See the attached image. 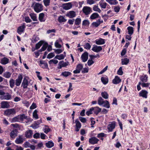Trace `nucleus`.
I'll return each instance as SVG.
<instances>
[{"mask_svg": "<svg viewBox=\"0 0 150 150\" xmlns=\"http://www.w3.org/2000/svg\"><path fill=\"white\" fill-rule=\"evenodd\" d=\"M108 66H106L104 68L102 69L98 74H103L105 71H106L108 69Z\"/></svg>", "mask_w": 150, "mask_h": 150, "instance_id": "obj_59", "label": "nucleus"}, {"mask_svg": "<svg viewBox=\"0 0 150 150\" xmlns=\"http://www.w3.org/2000/svg\"><path fill=\"white\" fill-rule=\"evenodd\" d=\"M33 132L32 130H29L27 131L25 134V137L27 138H30L32 137Z\"/></svg>", "mask_w": 150, "mask_h": 150, "instance_id": "obj_17", "label": "nucleus"}, {"mask_svg": "<svg viewBox=\"0 0 150 150\" xmlns=\"http://www.w3.org/2000/svg\"><path fill=\"white\" fill-rule=\"evenodd\" d=\"M101 23V21L100 19H98L96 22H94L92 23L93 26H95V27H98Z\"/></svg>", "mask_w": 150, "mask_h": 150, "instance_id": "obj_35", "label": "nucleus"}, {"mask_svg": "<svg viewBox=\"0 0 150 150\" xmlns=\"http://www.w3.org/2000/svg\"><path fill=\"white\" fill-rule=\"evenodd\" d=\"M76 16V14L75 12L73 11H69L66 14V16L69 17L70 18H74Z\"/></svg>", "mask_w": 150, "mask_h": 150, "instance_id": "obj_12", "label": "nucleus"}, {"mask_svg": "<svg viewBox=\"0 0 150 150\" xmlns=\"http://www.w3.org/2000/svg\"><path fill=\"white\" fill-rule=\"evenodd\" d=\"M17 129H14L12 130L10 133V137L12 139H14L17 136Z\"/></svg>", "mask_w": 150, "mask_h": 150, "instance_id": "obj_8", "label": "nucleus"}, {"mask_svg": "<svg viewBox=\"0 0 150 150\" xmlns=\"http://www.w3.org/2000/svg\"><path fill=\"white\" fill-rule=\"evenodd\" d=\"M79 119L80 121L83 123H85L86 121V120L85 118L81 117H79Z\"/></svg>", "mask_w": 150, "mask_h": 150, "instance_id": "obj_61", "label": "nucleus"}, {"mask_svg": "<svg viewBox=\"0 0 150 150\" xmlns=\"http://www.w3.org/2000/svg\"><path fill=\"white\" fill-rule=\"evenodd\" d=\"M99 141L98 139L95 137H92L89 139V142L91 144H97Z\"/></svg>", "mask_w": 150, "mask_h": 150, "instance_id": "obj_4", "label": "nucleus"}, {"mask_svg": "<svg viewBox=\"0 0 150 150\" xmlns=\"http://www.w3.org/2000/svg\"><path fill=\"white\" fill-rule=\"evenodd\" d=\"M106 1L111 5H116L118 3L116 0H106Z\"/></svg>", "mask_w": 150, "mask_h": 150, "instance_id": "obj_32", "label": "nucleus"}, {"mask_svg": "<svg viewBox=\"0 0 150 150\" xmlns=\"http://www.w3.org/2000/svg\"><path fill=\"white\" fill-rule=\"evenodd\" d=\"M43 2L45 6H47L50 5V0H43Z\"/></svg>", "mask_w": 150, "mask_h": 150, "instance_id": "obj_50", "label": "nucleus"}, {"mask_svg": "<svg viewBox=\"0 0 150 150\" xmlns=\"http://www.w3.org/2000/svg\"><path fill=\"white\" fill-rule=\"evenodd\" d=\"M121 79L117 76H115V78L112 80L113 83L114 84H117L120 83Z\"/></svg>", "mask_w": 150, "mask_h": 150, "instance_id": "obj_19", "label": "nucleus"}, {"mask_svg": "<svg viewBox=\"0 0 150 150\" xmlns=\"http://www.w3.org/2000/svg\"><path fill=\"white\" fill-rule=\"evenodd\" d=\"M148 92L144 90H142L139 93V96L140 97H142L145 98H146L147 97V95Z\"/></svg>", "mask_w": 150, "mask_h": 150, "instance_id": "obj_9", "label": "nucleus"}, {"mask_svg": "<svg viewBox=\"0 0 150 150\" xmlns=\"http://www.w3.org/2000/svg\"><path fill=\"white\" fill-rule=\"evenodd\" d=\"M30 16L31 18L33 21H37L36 15L35 14L33 13H31L30 14Z\"/></svg>", "mask_w": 150, "mask_h": 150, "instance_id": "obj_39", "label": "nucleus"}, {"mask_svg": "<svg viewBox=\"0 0 150 150\" xmlns=\"http://www.w3.org/2000/svg\"><path fill=\"white\" fill-rule=\"evenodd\" d=\"M37 108V106L35 103H33L30 106V109L32 110L34 109Z\"/></svg>", "mask_w": 150, "mask_h": 150, "instance_id": "obj_62", "label": "nucleus"}, {"mask_svg": "<svg viewBox=\"0 0 150 150\" xmlns=\"http://www.w3.org/2000/svg\"><path fill=\"white\" fill-rule=\"evenodd\" d=\"M25 23H23L21 26L18 28L17 31L19 34H21L23 32L25 28Z\"/></svg>", "mask_w": 150, "mask_h": 150, "instance_id": "obj_5", "label": "nucleus"}, {"mask_svg": "<svg viewBox=\"0 0 150 150\" xmlns=\"http://www.w3.org/2000/svg\"><path fill=\"white\" fill-rule=\"evenodd\" d=\"M115 122L109 124L108 126V129L109 131L111 132L115 128Z\"/></svg>", "mask_w": 150, "mask_h": 150, "instance_id": "obj_18", "label": "nucleus"}, {"mask_svg": "<svg viewBox=\"0 0 150 150\" xmlns=\"http://www.w3.org/2000/svg\"><path fill=\"white\" fill-rule=\"evenodd\" d=\"M94 63V62L92 60V59H89L88 61V65L89 66H90Z\"/></svg>", "mask_w": 150, "mask_h": 150, "instance_id": "obj_63", "label": "nucleus"}, {"mask_svg": "<svg viewBox=\"0 0 150 150\" xmlns=\"http://www.w3.org/2000/svg\"><path fill=\"white\" fill-rule=\"evenodd\" d=\"M16 110L14 108L10 109V115H14L16 113Z\"/></svg>", "mask_w": 150, "mask_h": 150, "instance_id": "obj_52", "label": "nucleus"}, {"mask_svg": "<svg viewBox=\"0 0 150 150\" xmlns=\"http://www.w3.org/2000/svg\"><path fill=\"white\" fill-rule=\"evenodd\" d=\"M38 111L37 110H35L33 112V117L36 119H38V117L37 114Z\"/></svg>", "mask_w": 150, "mask_h": 150, "instance_id": "obj_43", "label": "nucleus"}, {"mask_svg": "<svg viewBox=\"0 0 150 150\" xmlns=\"http://www.w3.org/2000/svg\"><path fill=\"white\" fill-rule=\"evenodd\" d=\"M19 116H17L13 118L11 121V122H17L19 121Z\"/></svg>", "mask_w": 150, "mask_h": 150, "instance_id": "obj_44", "label": "nucleus"}, {"mask_svg": "<svg viewBox=\"0 0 150 150\" xmlns=\"http://www.w3.org/2000/svg\"><path fill=\"white\" fill-rule=\"evenodd\" d=\"M58 21L59 22L62 23L65 22L66 20L65 19L64 16H60L58 18Z\"/></svg>", "mask_w": 150, "mask_h": 150, "instance_id": "obj_31", "label": "nucleus"}, {"mask_svg": "<svg viewBox=\"0 0 150 150\" xmlns=\"http://www.w3.org/2000/svg\"><path fill=\"white\" fill-rule=\"evenodd\" d=\"M102 97L105 99H107L108 97V95L106 92H102L101 93Z\"/></svg>", "mask_w": 150, "mask_h": 150, "instance_id": "obj_34", "label": "nucleus"}, {"mask_svg": "<svg viewBox=\"0 0 150 150\" xmlns=\"http://www.w3.org/2000/svg\"><path fill=\"white\" fill-rule=\"evenodd\" d=\"M72 4L71 2L65 3L62 4L63 9L65 10H68L72 7Z\"/></svg>", "mask_w": 150, "mask_h": 150, "instance_id": "obj_3", "label": "nucleus"}, {"mask_svg": "<svg viewBox=\"0 0 150 150\" xmlns=\"http://www.w3.org/2000/svg\"><path fill=\"white\" fill-rule=\"evenodd\" d=\"M105 103V101L104 100L101 98L100 97L98 98V103L100 105H101Z\"/></svg>", "mask_w": 150, "mask_h": 150, "instance_id": "obj_36", "label": "nucleus"}, {"mask_svg": "<svg viewBox=\"0 0 150 150\" xmlns=\"http://www.w3.org/2000/svg\"><path fill=\"white\" fill-rule=\"evenodd\" d=\"M19 119L20 120L23 121L24 119H27V116H26L24 114H23L20 115Z\"/></svg>", "mask_w": 150, "mask_h": 150, "instance_id": "obj_42", "label": "nucleus"}, {"mask_svg": "<svg viewBox=\"0 0 150 150\" xmlns=\"http://www.w3.org/2000/svg\"><path fill=\"white\" fill-rule=\"evenodd\" d=\"M83 68V65L82 64H79L77 65L76 66V69L79 70L80 71Z\"/></svg>", "mask_w": 150, "mask_h": 150, "instance_id": "obj_53", "label": "nucleus"}, {"mask_svg": "<svg viewBox=\"0 0 150 150\" xmlns=\"http://www.w3.org/2000/svg\"><path fill=\"white\" fill-rule=\"evenodd\" d=\"M129 59L127 58L122 59V65H127L129 63Z\"/></svg>", "mask_w": 150, "mask_h": 150, "instance_id": "obj_25", "label": "nucleus"}, {"mask_svg": "<svg viewBox=\"0 0 150 150\" xmlns=\"http://www.w3.org/2000/svg\"><path fill=\"white\" fill-rule=\"evenodd\" d=\"M108 66H106L104 68L102 69L98 74H103L105 71H106L108 69Z\"/></svg>", "mask_w": 150, "mask_h": 150, "instance_id": "obj_60", "label": "nucleus"}, {"mask_svg": "<svg viewBox=\"0 0 150 150\" xmlns=\"http://www.w3.org/2000/svg\"><path fill=\"white\" fill-rule=\"evenodd\" d=\"M54 56V54L53 53H49L47 57V58L48 59L52 58Z\"/></svg>", "mask_w": 150, "mask_h": 150, "instance_id": "obj_57", "label": "nucleus"}, {"mask_svg": "<svg viewBox=\"0 0 150 150\" xmlns=\"http://www.w3.org/2000/svg\"><path fill=\"white\" fill-rule=\"evenodd\" d=\"M99 15L97 13H93L90 16V18L91 19H94L99 17Z\"/></svg>", "mask_w": 150, "mask_h": 150, "instance_id": "obj_30", "label": "nucleus"}, {"mask_svg": "<svg viewBox=\"0 0 150 150\" xmlns=\"http://www.w3.org/2000/svg\"><path fill=\"white\" fill-rule=\"evenodd\" d=\"M140 80L143 82H146L148 80V77L146 75H144L140 76Z\"/></svg>", "mask_w": 150, "mask_h": 150, "instance_id": "obj_21", "label": "nucleus"}, {"mask_svg": "<svg viewBox=\"0 0 150 150\" xmlns=\"http://www.w3.org/2000/svg\"><path fill=\"white\" fill-rule=\"evenodd\" d=\"M1 98L2 99L8 100L9 99V94L8 93H6L4 96H1Z\"/></svg>", "mask_w": 150, "mask_h": 150, "instance_id": "obj_38", "label": "nucleus"}, {"mask_svg": "<svg viewBox=\"0 0 150 150\" xmlns=\"http://www.w3.org/2000/svg\"><path fill=\"white\" fill-rule=\"evenodd\" d=\"M22 75L21 74H19L18 76L17 79L16 80L15 84L17 86H18L20 85L22 80L23 79Z\"/></svg>", "mask_w": 150, "mask_h": 150, "instance_id": "obj_7", "label": "nucleus"}, {"mask_svg": "<svg viewBox=\"0 0 150 150\" xmlns=\"http://www.w3.org/2000/svg\"><path fill=\"white\" fill-rule=\"evenodd\" d=\"M81 19L80 18H77L75 20V24L76 25H79L81 23Z\"/></svg>", "mask_w": 150, "mask_h": 150, "instance_id": "obj_47", "label": "nucleus"}, {"mask_svg": "<svg viewBox=\"0 0 150 150\" xmlns=\"http://www.w3.org/2000/svg\"><path fill=\"white\" fill-rule=\"evenodd\" d=\"M48 44L47 43H45L41 48L40 50L39 51V52H42V51H45L47 48V47L48 46Z\"/></svg>", "mask_w": 150, "mask_h": 150, "instance_id": "obj_33", "label": "nucleus"}, {"mask_svg": "<svg viewBox=\"0 0 150 150\" xmlns=\"http://www.w3.org/2000/svg\"><path fill=\"white\" fill-rule=\"evenodd\" d=\"M58 61L53 59L50 60L48 62L49 64H51L52 63L55 64H57L58 62Z\"/></svg>", "mask_w": 150, "mask_h": 150, "instance_id": "obj_49", "label": "nucleus"}, {"mask_svg": "<svg viewBox=\"0 0 150 150\" xmlns=\"http://www.w3.org/2000/svg\"><path fill=\"white\" fill-rule=\"evenodd\" d=\"M45 14L43 13H41L39 14V21L42 22H44L45 19L44 18Z\"/></svg>", "mask_w": 150, "mask_h": 150, "instance_id": "obj_23", "label": "nucleus"}, {"mask_svg": "<svg viewBox=\"0 0 150 150\" xmlns=\"http://www.w3.org/2000/svg\"><path fill=\"white\" fill-rule=\"evenodd\" d=\"M99 5L102 8H105L107 6V3L105 2H104L103 1H100L99 2Z\"/></svg>", "mask_w": 150, "mask_h": 150, "instance_id": "obj_37", "label": "nucleus"}, {"mask_svg": "<svg viewBox=\"0 0 150 150\" xmlns=\"http://www.w3.org/2000/svg\"><path fill=\"white\" fill-rule=\"evenodd\" d=\"M93 109L94 112L96 115H97L101 110V109L98 107L93 108Z\"/></svg>", "mask_w": 150, "mask_h": 150, "instance_id": "obj_22", "label": "nucleus"}, {"mask_svg": "<svg viewBox=\"0 0 150 150\" xmlns=\"http://www.w3.org/2000/svg\"><path fill=\"white\" fill-rule=\"evenodd\" d=\"M128 30V33L130 35H132L134 32V28L133 27L131 26H129L127 28Z\"/></svg>", "mask_w": 150, "mask_h": 150, "instance_id": "obj_27", "label": "nucleus"}, {"mask_svg": "<svg viewBox=\"0 0 150 150\" xmlns=\"http://www.w3.org/2000/svg\"><path fill=\"white\" fill-rule=\"evenodd\" d=\"M93 10L96 11H98L99 13H100L101 10L100 9L98 8V6H94L93 8Z\"/></svg>", "mask_w": 150, "mask_h": 150, "instance_id": "obj_48", "label": "nucleus"}, {"mask_svg": "<svg viewBox=\"0 0 150 150\" xmlns=\"http://www.w3.org/2000/svg\"><path fill=\"white\" fill-rule=\"evenodd\" d=\"M141 85L143 87H147L150 85V83H144V82L141 83Z\"/></svg>", "mask_w": 150, "mask_h": 150, "instance_id": "obj_51", "label": "nucleus"}, {"mask_svg": "<svg viewBox=\"0 0 150 150\" xmlns=\"http://www.w3.org/2000/svg\"><path fill=\"white\" fill-rule=\"evenodd\" d=\"M9 59L6 57L2 58L1 60V63L3 64H5L8 62Z\"/></svg>", "mask_w": 150, "mask_h": 150, "instance_id": "obj_29", "label": "nucleus"}, {"mask_svg": "<svg viewBox=\"0 0 150 150\" xmlns=\"http://www.w3.org/2000/svg\"><path fill=\"white\" fill-rule=\"evenodd\" d=\"M28 85V81L25 78H24L21 84V86L24 89L27 88Z\"/></svg>", "mask_w": 150, "mask_h": 150, "instance_id": "obj_13", "label": "nucleus"}, {"mask_svg": "<svg viewBox=\"0 0 150 150\" xmlns=\"http://www.w3.org/2000/svg\"><path fill=\"white\" fill-rule=\"evenodd\" d=\"M83 12L86 15L92 12L91 8L88 6H84L82 9Z\"/></svg>", "mask_w": 150, "mask_h": 150, "instance_id": "obj_2", "label": "nucleus"}, {"mask_svg": "<svg viewBox=\"0 0 150 150\" xmlns=\"http://www.w3.org/2000/svg\"><path fill=\"white\" fill-rule=\"evenodd\" d=\"M43 6L42 4L37 3L34 6V11L37 13H39L43 10Z\"/></svg>", "mask_w": 150, "mask_h": 150, "instance_id": "obj_1", "label": "nucleus"}, {"mask_svg": "<svg viewBox=\"0 0 150 150\" xmlns=\"http://www.w3.org/2000/svg\"><path fill=\"white\" fill-rule=\"evenodd\" d=\"M123 72L122 71V68L120 67L117 71V74L119 75H122L123 74Z\"/></svg>", "mask_w": 150, "mask_h": 150, "instance_id": "obj_54", "label": "nucleus"}, {"mask_svg": "<svg viewBox=\"0 0 150 150\" xmlns=\"http://www.w3.org/2000/svg\"><path fill=\"white\" fill-rule=\"evenodd\" d=\"M105 43L104 40L101 38L96 40V43L98 45H103Z\"/></svg>", "mask_w": 150, "mask_h": 150, "instance_id": "obj_20", "label": "nucleus"}, {"mask_svg": "<svg viewBox=\"0 0 150 150\" xmlns=\"http://www.w3.org/2000/svg\"><path fill=\"white\" fill-rule=\"evenodd\" d=\"M75 123H76L75 131L78 132L81 127V124L77 119L75 120Z\"/></svg>", "mask_w": 150, "mask_h": 150, "instance_id": "obj_14", "label": "nucleus"}, {"mask_svg": "<svg viewBox=\"0 0 150 150\" xmlns=\"http://www.w3.org/2000/svg\"><path fill=\"white\" fill-rule=\"evenodd\" d=\"M81 58L83 62H86L88 58V53L85 52L81 56Z\"/></svg>", "mask_w": 150, "mask_h": 150, "instance_id": "obj_10", "label": "nucleus"}, {"mask_svg": "<svg viewBox=\"0 0 150 150\" xmlns=\"http://www.w3.org/2000/svg\"><path fill=\"white\" fill-rule=\"evenodd\" d=\"M65 56H64L63 54H61L60 55H56L55 58L59 60H60L61 59H63L64 58V57Z\"/></svg>", "mask_w": 150, "mask_h": 150, "instance_id": "obj_40", "label": "nucleus"}, {"mask_svg": "<svg viewBox=\"0 0 150 150\" xmlns=\"http://www.w3.org/2000/svg\"><path fill=\"white\" fill-rule=\"evenodd\" d=\"M71 74V73L70 72L68 71H64L62 72V75L65 77H67L70 75Z\"/></svg>", "mask_w": 150, "mask_h": 150, "instance_id": "obj_46", "label": "nucleus"}, {"mask_svg": "<svg viewBox=\"0 0 150 150\" xmlns=\"http://www.w3.org/2000/svg\"><path fill=\"white\" fill-rule=\"evenodd\" d=\"M23 138L22 135L19 136V137L16 139L15 140V142L17 144H20L23 142Z\"/></svg>", "mask_w": 150, "mask_h": 150, "instance_id": "obj_16", "label": "nucleus"}, {"mask_svg": "<svg viewBox=\"0 0 150 150\" xmlns=\"http://www.w3.org/2000/svg\"><path fill=\"white\" fill-rule=\"evenodd\" d=\"M93 108H91L90 109V110L86 112V114L88 116H89L92 113V111L93 110Z\"/></svg>", "mask_w": 150, "mask_h": 150, "instance_id": "obj_55", "label": "nucleus"}, {"mask_svg": "<svg viewBox=\"0 0 150 150\" xmlns=\"http://www.w3.org/2000/svg\"><path fill=\"white\" fill-rule=\"evenodd\" d=\"M101 80L102 83L104 85L107 84L108 82V79L106 77H102Z\"/></svg>", "mask_w": 150, "mask_h": 150, "instance_id": "obj_24", "label": "nucleus"}, {"mask_svg": "<svg viewBox=\"0 0 150 150\" xmlns=\"http://www.w3.org/2000/svg\"><path fill=\"white\" fill-rule=\"evenodd\" d=\"M68 65V62H65L63 61H61L59 62L57 68L61 69L62 67H66Z\"/></svg>", "mask_w": 150, "mask_h": 150, "instance_id": "obj_11", "label": "nucleus"}, {"mask_svg": "<svg viewBox=\"0 0 150 150\" xmlns=\"http://www.w3.org/2000/svg\"><path fill=\"white\" fill-rule=\"evenodd\" d=\"M46 146L48 148H51L54 146V144L51 141H48L46 143Z\"/></svg>", "mask_w": 150, "mask_h": 150, "instance_id": "obj_28", "label": "nucleus"}, {"mask_svg": "<svg viewBox=\"0 0 150 150\" xmlns=\"http://www.w3.org/2000/svg\"><path fill=\"white\" fill-rule=\"evenodd\" d=\"M91 45L88 43H86L84 45V48L86 49L89 50L90 49Z\"/></svg>", "mask_w": 150, "mask_h": 150, "instance_id": "obj_58", "label": "nucleus"}, {"mask_svg": "<svg viewBox=\"0 0 150 150\" xmlns=\"http://www.w3.org/2000/svg\"><path fill=\"white\" fill-rule=\"evenodd\" d=\"M43 42L41 41H39L38 43L36 44L35 45V49H39L40 47L42 45Z\"/></svg>", "mask_w": 150, "mask_h": 150, "instance_id": "obj_41", "label": "nucleus"}, {"mask_svg": "<svg viewBox=\"0 0 150 150\" xmlns=\"http://www.w3.org/2000/svg\"><path fill=\"white\" fill-rule=\"evenodd\" d=\"M40 64H43V66L40 65L41 67L43 68H48V64L47 63L45 62V61L43 60H41L40 61Z\"/></svg>", "mask_w": 150, "mask_h": 150, "instance_id": "obj_26", "label": "nucleus"}, {"mask_svg": "<svg viewBox=\"0 0 150 150\" xmlns=\"http://www.w3.org/2000/svg\"><path fill=\"white\" fill-rule=\"evenodd\" d=\"M89 22L88 20H85L83 21L82 25H89Z\"/></svg>", "mask_w": 150, "mask_h": 150, "instance_id": "obj_56", "label": "nucleus"}, {"mask_svg": "<svg viewBox=\"0 0 150 150\" xmlns=\"http://www.w3.org/2000/svg\"><path fill=\"white\" fill-rule=\"evenodd\" d=\"M103 105V106L107 108H109L110 107L109 102L108 100H105V103Z\"/></svg>", "mask_w": 150, "mask_h": 150, "instance_id": "obj_45", "label": "nucleus"}, {"mask_svg": "<svg viewBox=\"0 0 150 150\" xmlns=\"http://www.w3.org/2000/svg\"><path fill=\"white\" fill-rule=\"evenodd\" d=\"M9 105V102L7 101H2L1 103V108H8Z\"/></svg>", "mask_w": 150, "mask_h": 150, "instance_id": "obj_15", "label": "nucleus"}, {"mask_svg": "<svg viewBox=\"0 0 150 150\" xmlns=\"http://www.w3.org/2000/svg\"><path fill=\"white\" fill-rule=\"evenodd\" d=\"M55 46L57 48H60L62 47V45L59 44L57 41H56L55 43Z\"/></svg>", "mask_w": 150, "mask_h": 150, "instance_id": "obj_64", "label": "nucleus"}, {"mask_svg": "<svg viewBox=\"0 0 150 150\" xmlns=\"http://www.w3.org/2000/svg\"><path fill=\"white\" fill-rule=\"evenodd\" d=\"M102 50V48L101 46H98L96 45H93V47L92 49V50L94 52L98 53Z\"/></svg>", "mask_w": 150, "mask_h": 150, "instance_id": "obj_6", "label": "nucleus"}]
</instances>
